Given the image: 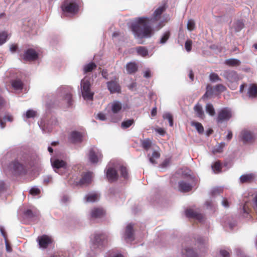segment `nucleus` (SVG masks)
Here are the masks:
<instances>
[{
  "label": "nucleus",
  "mask_w": 257,
  "mask_h": 257,
  "mask_svg": "<svg viewBox=\"0 0 257 257\" xmlns=\"http://www.w3.org/2000/svg\"><path fill=\"white\" fill-rule=\"evenodd\" d=\"M165 10L166 7L163 5L155 11L151 19L142 17L136 19L132 25V31L134 34L139 38L150 37L153 33L151 25L154 26L157 24V29H160L164 26V23L170 20V17L168 14H165L161 17V15Z\"/></svg>",
  "instance_id": "nucleus-1"
},
{
  "label": "nucleus",
  "mask_w": 257,
  "mask_h": 257,
  "mask_svg": "<svg viewBox=\"0 0 257 257\" xmlns=\"http://www.w3.org/2000/svg\"><path fill=\"white\" fill-rule=\"evenodd\" d=\"M26 157L24 155H19L8 165L5 166L2 162L3 169L6 171L12 172L15 174H20L25 171V163Z\"/></svg>",
  "instance_id": "nucleus-2"
},
{
  "label": "nucleus",
  "mask_w": 257,
  "mask_h": 257,
  "mask_svg": "<svg viewBox=\"0 0 257 257\" xmlns=\"http://www.w3.org/2000/svg\"><path fill=\"white\" fill-rule=\"evenodd\" d=\"M105 171L106 177L110 182H114L118 179V171L120 172L121 176L123 178L127 179L128 176L126 168L121 165L111 166L110 163L107 166Z\"/></svg>",
  "instance_id": "nucleus-3"
},
{
  "label": "nucleus",
  "mask_w": 257,
  "mask_h": 257,
  "mask_svg": "<svg viewBox=\"0 0 257 257\" xmlns=\"http://www.w3.org/2000/svg\"><path fill=\"white\" fill-rule=\"evenodd\" d=\"M229 82L228 86L232 90H235L237 87V84H234L239 80V77L237 73L233 70H225L221 74Z\"/></svg>",
  "instance_id": "nucleus-4"
},
{
  "label": "nucleus",
  "mask_w": 257,
  "mask_h": 257,
  "mask_svg": "<svg viewBox=\"0 0 257 257\" xmlns=\"http://www.w3.org/2000/svg\"><path fill=\"white\" fill-rule=\"evenodd\" d=\"M61 8L64 15L69 16L76 14L78 11V6L73 0H66Z\"/></svg>",
  "instance_id": "nucleus-5"
},
{
  "label": "nucleus",
  "mask_w": 257,
  "mask_h": 257,
  "mask_svg": "<svg viewBox=\"0 0 257 257\" xmlns=\"http://www.w3.org/2000/svg\"><path fill=\"white\" fill-rule=\"evenodd\" d=\"M91 84L90 81L86 78L81 80V88L82 95L85 100H91L93 99L94 93L90 89Z\"/></svg>",
  "instance_id": "nucleus-6"
},
{
  "label": "nucleus",
  "mask_w": 257,
  "mask_h": 257,
  "mask_svg": "<svg viewBox=\"0 0 257 257\" xmlns=\"http://www.w3.org/2000/svg\"><path fill=\"white\" fill-rule=\"evenodd\" d=\"M106 239V236L103 233H95L91 238L92 242L91 249L94 250L97 248H101L104 244Z\"/></svg>",
  "instance_id": "nucleus-7"
},
{
  "label": "nucleus",
  "mask_w": 257,
  "mask_h": 257,
  "mask_svg": "<svg viewBox=\"0 0 257 257\" xmlns=\"http://www.w3.org/2000/svg\"><path fill=\"white\" fill-rule=\"evenodd\" d=\"M232 117V112L231 110L225 107L220 109L216 118V121L218 123H222L224 121H228Z\"/></svg>",
  "instance_id": "nucleus-8"
},
{
  "label": "nucleus",
  "mask_w": 257,
  "mask_h": 257,
  "mask_svg": "<svg viewBox=\"0 0 257 257\" xmlns=\"http://www.w3.org/2000/svg\"><path fill=\"white\" fill-rule=\"evenodd\" d=\"M102 157L101 152L95 147L91 148L89 152V159L92 163H97Z\"/></svg>",
  "instance_id": "nucleus-9"
},
{
  "label": "nucleus",
  "mask_w": 257,
  "mask_h": 257,
  "mask_svg": "<svg viewBox=\"0 0 257 257\" xmlns=\"http://www.w3.org/2000/svg\"><path fill=\"white\" fill-rule=\"evenodd\" d=\"M51 163L52 166L54 169V171L59 174H61V173L59 171V169H66L67 167V164L66 162L59 159H51Z\"/></svg>",
  "instance_id": "nucleus-10"
},
{
  "label": "nucleus",
  "mask_w": 257,
  "mask_h": 257,
  "mask_svg": "<svg viewBox=\"0 0 257 257\" xmlns=\"http://www.w3.org/2000/svg\"><path fill=\"white\" fill-rule=\"evenodd\" d=\"M123 237L126 242H131L135 239L133 226L132 224L126 226Z\"/></svg>",
  "instance_id": "nucleus-11"
},
{
  "label": "nucleus",
  "mask_w": 257,
  "mask_h": 257,
  "mask_svg": "<svg viewBox=\"0 0 257 257\" xmlns=\"http://www.w3.org/2000/svg\"><path fill=\"white\" fill-rule=\"evenodd\" d=\"M40 247L46 248L52 242L51 238L46 235L38 236L37 239Z\"/></svg>",
  "instance_id": "nucleus-12"
},
{
  "label": "nucleus",
  "mask_w": 257,
  "mask_h": 257,
  "mask_svg": "<svg viewBox=\"0 0 257 257\" xmlns=\"http://www.w3.org/2000/svg\"><path fill=\"white\" fill-rule=\"evenodd\" d=\"M239 138L244 143L250 142L253 139L252 133L247 130H242L239 135Z\"/></svg>",
  "instance_id": "nucleus-13"
},
{
  "label": "nucleus",
  "mask_w": 257,
  "mask_h": 257,
  "mask_svg": "<svg viewBox=\"0 0 257 257\" xmlns=\"http://www.w3.org/2000/svg\"><path fill=\"white\" fill-rule=\"evenodd\" d=\"M38 54L35 50L29 49L25 52L24 59L26 61H34L38 58Z\"/></svg>",
  "instance_id": "nucleus-14"
},
{
  "label": "nucleus",
  "mask_w": 257,
  "mask_h": 257,
  "mask_svg": "<svg viewBox=\"0 0 257 257\" xmlns=\"http://www.w3.org/2000/svg\"><path fill=\"white\" fill-rule=\"evenodd\" d=\"M107 85L111 93H118L120 91V86L116 81H109L107 83Z\"/></svg>",
  "instance_id": "nucleus-15"
},
{
  "label": "nucleus",
  "mask_w": 257,
  "mask_h": 257,
  "mask_svg": "<svg viewBox=\"0 0 257 257\" xmlns=\"http://www.w3.org/2000/svg\"><path fill=\"white\" fill-rule=\"evenodd\" d=\"M192 184L185 181H181L179 182V189L181 192H189L192 190Z\"/></svg>",
  "instance_id": "nucleus-16"
},
{
  "label": "nucleus",
  "mask_w": 257,
  "mask_h": 257,
  "mask_svg": "<svg viewBox=\"0 0 257 257\" xmlns=\"http://www.w3.org/2000/svg\"><path fill=\"white\" fill-rule=\"evenodd\" d=\"M185 214L187 217L196 219L200 222L203 219V216L201 214L194 212L192 209H187L185 211Z\"/></svg>",
  "instance_id": "nucleus-17"
},
{
  "label": "nucleus",
  "mask_w": 257,
  "mask_h": 257,
  "mask_svg": "<svg viewBox=\"0 0 257 257\" xmlns=\"http://www.w3.org/2000/svg\"><path fill=\"white\" fill-rule=\"evenodd\" d=\"M91 179L92 173L90 172L86 173L82 176V178L78 182V184L81 186L87 185L90 183Z\"/></svg>",
  "instance_id": "nucleus-18"
},
{
  "label": "nucleus",
  "mask_w": 257,
  "mask_h": 257,
  "mask_svg": "<svg viewBox=\"0 0 257 257\" xmlns=\"http://www.w3.org/2000/svg\"><path fill=\"white\" fill-rule=\"evenodd\" d=\"M147 157L150 163L155 165L158 163L157 160L160 157V154L159 151L154 150L152 154H148Z\"/></svg>",
  "instance_id": "nucleus-19"
},
{
  "label": "nucleus",
  "mask_w": 257,
  "mask_h": 257,
  "mask_svg": "<svg viewBox=\"0 0 257 257\" xmlns=\"http://www.w3.org/2000/svg\"><path fill=\"white\" fill-rule=\"evenodd\" d=\"M243 27L244 23L240 20L234 21L230 26L231 31L235 32H239Z\"/></svg>",
  "instance_id": "nucleus-20"
},
{
  "label": "nucleus",
  "mask_w": 257,
  "mask_h": 257,
  "mask_svg": "<svg viewBox=\"0 0 257 257\" xmlns=\"http://www.w3.org/2000/svg\"><path fill=\"white\" fill-rule=\"evenodd\" d=\"M24 217L29 220H35L39 215V212L36 210L33 211L28 209L24 213Z\"/></svg>",
  "instance_id": "nucleus-21"
},
{
  "label": "nucleus",
  "mask_w": 257,
  "mask_h": 257,
  "mask_svg": "<svg viewBox=\"0 0 257 257\" xmlns=\"http://www.w3.org/2000/svg\"><path fill=\"white\" fill-rule=\"evenodd\" d=\"M194 110L197 116L201 119H204L205 115L202 106L199 103H197L194 106Z\"/></svg>",
  "instance_id": "nucleus-22"
},
{
  "label": "nucleus",
  "mask_w": 257,
  "mask_h": 257,
  "mask_svg": "<svg viewBox=\"0 0 257 257\" xmlns=\"http://www.w3.org/2000/svg\"><path fill=\"white\" fill-rule=\"evenodd\" d=\"M82 135L78 132H73L71 134V140L74 143H80L82 141Z\"/></svg>",
  "instance_id": "nucleus-23"
},
{
  "label": "nucleus",
  "mask_w": 257,
  "mask_h": 257,
  "mask_svg": "<svg viewBox=\"0 0 257 257\" xmlns=\"http://www.w3.org/2000/svg\"><path fill=\"white\" fill-rule=\"evenodd\" d=\"M104 213V210L102 208H95L91 211V216L92 218H97L101 217Z\"/></svg>",
  "instance_id": "nucleus-24"
},
{
  "label": "nucleus",
  "mask_w": 257,
  "mask_h": 257,
  "mask_svg": "<svg viewBox=\"0 0 257 257\" xmlns=\"http://www.w3.org/2000/svg\"><path fill=\"white\" fill-rule=\"evenodd\" d=\"M255 178V175L253 173H250L241 175L240 177V181L241 183L251 182Z\"/></svg>",
  "instance_id": "nucleus-25"
},
{
  "label": "nucleus",
  "mask_w": 257,
  "mask_h": 257,
  "mask_svg": "<svg viewBox=\"0 0 257 257\" xmlns=\"http://www.w3.org/2000/svg\"><path fill=\"white\" fill-rule=\"evenodd\" d=\"M247 94L249 97L254 98L257 97V86L255 84H250L248 88Z\"/></svg>",
  "instance_id": "nucleus-26"
},
{
  "label": "nucleus",
  "mask_w": 257,
  "mask_h": 257,
  "mask_svg": "<svg viewBox=\"0 0 257 257\" xmlns=\"http://www.w3.org/2000/svg\"><path fill=\"white\" fill-rule=\"evenodd\" d=\"M121 108V103L118 101H113L111 104V111L113 113H117L119 112Z\"/></svg>",
  "instance_id": "nucleus-27"
},
{
  "label": "nucleus",
  "mask_w": 257,
  "mask_h": 257,
  "mask_svg": "<svg viewBox=\"0 0 257 257\" xmlns=\"http://www.w3.org/2000/svg\"><path fill=\"white\" fill-rule=\"evenodd\" d=\"M183 253H185L188 257H199V254L192 248L186 247L183 250Z\"/></svg>",
  "instance_id": "nucleus-28"
},
{
  "label": "nucleus",
  "mask_w": 257,
  "mask_h": 257,
  "mask_svg": "<svg viewBox=\"0 0 257 257\" xmlns=\"http://www.w3.org/2000/svg\"><path fill=\"white\" fill-rule=\"evenodd\" d=\"M240 60L235 58H230L225 61V64L229 66H238L240 64Z\"/></svg>",
  "instance_id": "nucleus-29"
},
{
  "label": "nucleus",
  "mask_w": 257,
  "mask_h": 257,
  "mask_svg": "<svg viewBox=\"0 0 257 257\" xmlns=\"http://www.w3.org/2000/svg\"><path fill=\"white\" fill-rule=\"evenodd\" d=\"M137 66L135 63L130 62L126 66L127 72L130 74L134 73L137 70Z\"/></svg>",
  "instance_id": "nucleus-30"
},
{
  "label": "nucleus",
  "mask_w": 257,
  "mask_h": 257,
  "mask_svg": "<svg viewBox=\"0 0 257 257\" xmlns=\"http://www.w3.org/2000/svg\"><path fill=\"white\" fill-rule=\"evenodd\" d=\"M141 142L142 147L146 151H148L152 147V142L149 139L141 140Z\"/></svg>",
  "instance_id": "nucleus-31"
},
{
  "label": "nucleus",
  "mask_w": 257,
  "mask_h": 257,
  "mask_svg": "<svg viewBox=\"0 0 257 257\" xmlns=\"http://www.w3.org/2000/svg\"><path fill=\"white\" fill-rule=\"evenodd\" d=\"M86 201L87 202H93L98 199V195L96 193H91L85 196Z\"/></svg>",
  "instance_id": "nucleus-32"
},
{
  "label": "nucleus",
  "mask_w": 257,
  "mask_h": 257,
  "mask_svg": "<svg viewBox=\"0 0 257 257\" xmlns=\"http://www.w3.org/2000/svg\"><path fill=\"white\" fill-rule=\"evenodd\" d=\"M205 110L206 112L211 116L215 114V111L213 105L211 103H207L205 105Z\"/></svg>",
  "instance_id": "nucleus-33"
},
{
  "label": "nucleus",
  "mask_w": 257,
  "mask_h": 257,
  "mask_svg": "<svg viewBox=\"0 0 257 257\" xmlns=\"http://www.w3.org/2000/svg\"><path fill=\"white\" fill-rule=\"evenodd\" d=\"M64 92L65 93L64 98V100L67 102V106L68 107H70L73 104L72 94L69 92H65V91H64Z\"/></svg>",
  "instance_id": "nucleus-34"
},
{
  "label": "nucleus",
  "mask_w": 257,
  "mask_h": 257,
  "mask_svg": "<svg viewBox=\"0 0 257 257\" xmlns=\"http://www.w3.org/2000/svg\"><path fill=\"white\" fill-rule=\"evenodd\" d=\"M136 51L139 55L143 57H145L148 55V51L144 47H138L136 48Z\"/></svg>",
  "instance_id": "nucleus-35"
},
{
  "label": "nucleus",
  "mask_w": 257,
  "mask_h": 257,
  "mask_svg": "<svg viewBox=\"0 0 257 257\" xmlns=\"http://www.w3.org/2000/svg\"><path fill=\"white\" fill-rule=\"evenodd\" d=\"M197 242L201 246L200 249L202 248V251L206 250V248L207 247V241L205 239L202 237H199L197 239Z\"/></svg>",
  "instance_id": "nucleus-36"
},
{
  "label": "nucleus",
  "mask_w": 257,
  "mask_h": 257,
  "mask_svg": "<svg viewBox=\"0 0 257 257\" xmlns=\"http://www.w3.org/2000/svg\"><path fill=\"white\" fill-rule=\"evenodd\" d=\"M12 85L16 90H21L23 88V83L20 80H15L12 81Z\"/></svg>",
  "instance_id": "nucleus-37"
},
{
  "label": "nucleus",
  "mask_w": 257,
  "mask_h": 257,
  "mask_svg": "<svg viewBox=\"0 0 257 257\" xmlns=\"http://www.w3.org/2000/svg\"><path fill=\"white\" fill-rule=\"evenodd\" d=\"M191 125L195 127L196 130L199 134H202L204 132V127L202 124L196 121H192Z\"/></svg>",
  "instance_id": "nucleus-38"
},
{
  "label": "nucleus",
  "mask_w": 257,
  "mask_h": 257,
  "mask_svg": "<svg viewBox=\"0 0 257 257\" xmlns=\"http://www.w3.org/2000/svg\"><path fill=\"white\" fill-rule=\"evenodd\" d=\"M135 123L133 119H127L122 122L121 126L123 129H126L130 127L132 124Z\"/></svg>",
  "instance_id": "nucleus-39"
},
{
  "label": "nucleus",
  "mask_w": 257,
  "mask_h": 257,
  "mask_svg": "<svg viewBox=\"0 0 257 257\" xmlns=\"http://www.w3.org/2000/svg\"><path fill=\"white\" fill-rule=\"evenodd\" d=\"M96 67V65L94 63H90L84 67V71L85 73L91 72Z\"/></svg>",
  "instance_id": "nucleus-40"
},
{
  "label": "nucleus",
  "mask_w": 257,
  "mask_h": 257,
  "mask_svg": "<svg viewBox=\"0 0 257 257\" xmlns=\"http://www.w3.org/2000/svg\"><path fill=\"white\" fill-rule=\"evenodd\" d=\"M8 38V34L6 32L3 31L0 32V45L4 44Z\"/></svg>",
  "instance_id": "nucleus-41"
},
{
  "label": "nucleus",
  "mask_w": 257,
  "mask_h": 257,
  "mask_svg": "<svg viewBox=\"0 0 257 257\" xmlns=\"http://www.w3.org/2000/svg\"><path fill=\"white\" fill-rule=\"evenodd\" d=\"M36 115V112L33 110L29 109L24 114V116L27 118H34Z\"/></svg>",
  "instance_id": "nucleus-42"
},
{
  "label": "nucleus",
  "mask_w": 257,
  "mask_h": 257,
  "mask_svg": "<svg viewBox=\"0 0 257 257\" xmlns=\"http://www.w3.org/2000/svg\"><path fill=\"white\" fill-rule=\"evenodd\" d=\"M209 79L212 82L220 81L221 80L219 76L215 73H211L209 75Z\"/></svg>",
  "instance_id": "nucleus-43"
},
{
  "label": "nucleus",
  "mask_w": 257,
  "mask_h": 257,
  "mask_svg": "<svg viewBox=\"0 0 257 257\" xmlns=\"http://www.w3.org/2000/svg\"><path fill=\"white\" fill-rule=\"evenodd\" d=\"M211 167L213 171L215 173H219L221 171V165L218 162H215Z\"/></svg>",
  "instance_id": "nucleus-44"
},
{
  "label": "nucleus",
  "mask_w": 257,
  "mask_h": 257,
  "mask_svg": "<svg viewBox=\"0 0 257 257\" xmlns=\"http://www.w3.org/2000/svg\"><path fill=\"white\" fill-rule=\"evenodd\" d=\"M187 29L189 30V31H192L195 28V22L194 21L192 20V19H190L188 21V22H187Z\"/></svg>",
  "instance_id": "nucleus-45"
},
{
  "label": "nucleus",
  "mask_w": 257,
  "mask_h": 257,
  "mask_svg": "<svg viewBox=\"0 0 257 257\" xmlns=\"http://www.w3.org/2000/svg\"><path fill=\"white\" fill-rule=\"evenodd\" d=\"M225 144L224 143H220L218 145L216 146L213 150V152L214 153H220L222 152V149L224 147Z\"/></svg>",
  "instance_id": "nucleus-46"
},
{
  "label": "nucleus",
  "mask_w": 257,
  "mask_h": 257,
  "mask_svg": "<svg viewBox=\"0 0 257 257\" xmlns=\"http://www.w3.org/2000/svg\"><path fill=\"white\" fill-rule=\"evenodd\" d=\"M169 36H170V33L169 32H165L160 39V43H161V44L165 43L167 42V41L168 40V39H169Z\"/></svg>",
  "instance_id": "nucleus-47"
},
{
  "label": "nucleus",
  "mask_w": 257,
  "mask_h": 257,
  "mask_svg": "<svg viewBox=\"0 0 257 257\" xmlns=\"http://www.w3.org/2000/svg\"><path fill=\"white\" fill-rule=\"evenodd\" d=\"M212 94V88L210 86L208 85L206 87V92L203 95V98L208 97L209 96L211 95Z\"/></svg>",
  "instance_id": "nucleus-48"
},
{
  "label": "nucleus",
  "mask_w": 257,
  "mask_h": 257,
  "mask_svg": "<svg viewBox=\"0 0 257 257\" xmlns=\"http://www.w3.org/2000/svg\"><path fill=\"white\" fill-rule=\"evenodd\" d=\"M215 89L216 91L221 92L224 91L226 90V87L223 85L219 84L215 86Z\"/></svg>",
  "instance_id": "nucleus-49"
},
{
  "label": "nucleus",
  "mask_w": 257,
  "mask_h": 257,
  "mask_svg": "<svg viewBox=\"0 0 257 257\" xmlns=\"http://www.w3.org/2000/svg\"><path fill=\"white\" fill-rule=\"evenodd\" d=\"M185 47L187 52H190L192 48V41L187 40L185 44Z\"/></svg>",
  "instance_id": "nucleus-50"
},
{
  "label": "nucleus",
  "mask_w": 257,
  "mask_h": 257,
  "mask_svg": "<svg viewBox=\"0 0 257 257\" xmlns=\"http://www.w3.org/2000/svg\"><path fill=\"white\" fill-rule=\"evenodd\" d=\"M40 190L39 188L33 187L31 189L30 193L33 195H36L40 193Z\"/></svg>",
  "instance_id": "nucleus-51"
},
{
  "label": "nucleus",
  "mask_w": 257,
  "mask_h": 257,
  "mask_svg": "<svg viewBox=\"0 0 257 257\" xmlns=\"http://www.w3.org/2000/svg\"><path fill=\"white\" fill-rule=\"evenodd\" d=\"M222 191V189L221 188H215L212 190L211 193L213 195H215L220 194Z\"/></svg>",
  "instance_id": "nucleus-52"
},
{
  "label": "nucleus",
  "mask_w": 257,
  "mask_h": 257,
  "mask_svg": "<svg viewBox=\"0 0 257 257\" xmlns=\"http://www.w3.org/2000/svg\"><path fill=\"white\" fill-rule=\"evenodd\" d=\"M236 253L238 257H248L244 254L243 251L240 248L236 249Z\"/></svg>",
  "instance_id": "nucleus-53"
},
{
  "label": "nucleus",
  "mask_w": 257,
  "mask_h": 257,
  "mask_svg": "<svg viewBox=\"0 0 257 257\" xmlns=\"http://www.w3.org/2000/svg\"><path fill=\"white\" fill-rule=\"evenodd\" d=\"M96 118H97L100 120H102V121H104L106 119L105 115L104 113H101V112L97 114Z\"/></svg>",
  "instance_id": "nucleus-54"
},
{
  "label": "nucleus",
  "mask_w": 257,
  "mask_h": 257,
  "mask_svg": "<svg viewBox=\"0 0 257 257\" xmlns=\"http://www.w3.org/2000/svg\"><path fill=\"white\" fill-rule=\"evenodd\" d=\"M220 253L222 257H229V253L226 250H221Z\"/></svg>",
  "instance_id": "nucleus-55"
},
{
  "label": "nucleus",
  "mask_w": 257,
  "mask_h": 257,
  "mask_svg": "<svg viewBox=\"0 0 257 257\" xmlns=\"http://www.w3.org/2000/svg\"><path fill=\"white\" fill-rule=\"evenodd\" d=\"M52 179V177L50 176H47L45 177L44 179V182L45 184H48L49 182H51Z\"/></svg>",
  "instance_id": "nucleus-56"
},
{
  "label": "nucleus",
  "mask_w": 257,
  "mask_h": 257,
  "mask_svg": "<svg viewBox=\"0 0 257 257\" xmlns=\"http://www.w3.org/2000/svg\"><path fill=\"white\" fill-rule=\"evenodd\" d=\"M5 244H6V247L7 251L8 252H11L12 250V249L11 247L10 246V245H9L7 239H5Z\"/></svg>",
  "instance_id": "nucleus-57"
},
{
  "label": "nucleus",
  "mask_w": 257,
  "mask_h": 257,
  "mask_svg": "<svg viewBox=\"0 0 257 257\" xmlns=\"http://www.w3.org/2000/svg\"><path fill=\"white\" fill-rule=\"evenodd\" d=\"M163 117L164 119L169 120L172 117V115L170 113H166L163 114Z\"/></svg>",
  "instance_id": "nucleus-58"
},
{
  "label": "nucleus",
  "mask_w": 257,
  "mask_h": 257,
  "mask_svg": "<svg viewBox=\"0 0 257 257\" xmlns=\"http://www.w3.org/2000/svg\"><path fill=\"white\" fill-rule=\"evenodd\" d=\"M222 204L225 207H228L229 206V202L226 199H223V200L222 201Z\"/></svg>",
  "instance_id": "nucleus-59"
},
{
  "label": "nucleus",
  "mask_w": 257,
  "mask_h": 257,
  "mask_svg": "<svg viewBox=\"0 0 257 257\" xmlns=\"http://www.w3.org/2000/svg\"><path fill=\"white\" fill-rule=\"evenodd\" d=\"M0 231H1L2 235L3 236V237L5 238V239H7L5 229L3 227L0 226Z\"/></svg>",
  "instance_id": "nucleus-60"
},
{
  "label": "nucleus",
  "mask_w": 257,
  "mask_h": 257,
  "mask_svg": "<svg viewBox=\"0 0 257 257\" xmlns=\"http://www.w3.org/2000/svg\"><path fill=\"white\" fill-rule=\"evenodd\" d=\"M205 204L207 207L210 208H211L212 206L213 205V203L211 201H207Z\"/></svg>",
  "instance_id": "nucleus-61"
},
{
  "label": "nucleus",
  "mask_w": 257,
  "mask_h": 257,
  "mask_svg": "<svg viewBox=\"0 0 257 257\" xmlns=\"http://www.w3.org/2000/svg\"><path fill=\"white\" fill-rule=\"evenodd\" d=\"M10 51L12 52H15L17 49V46L16 45H12L10 47Z\"/></svg>",
  "instance_id": "nucleus-62"
},
{
  "label": "nucleus",
  "mask_w": 257,
  "mask_h": 257,
  "mask_svg": "<svg viewBox=\"0 0 257 257\" xmlns=\"http://www.w3.org/2000/svg\"><path fill=\"white\" fill-rule=\"evenodd\" d=\"M144 76L146 78H149L151 76L150 71L147 70L145 72Z\"/></svg>",
  "instance_id": "nucleus-63"
},
{
  "label": "nucleus",
  "mask_w": 257,
  "mask_h": 257,
  "mask_svg": "<svg viewBox=\"0 0 257 257\" xmlns=\"http://www.w3.org/2000/svg\"><path fill=\"white\" fill-rule=\"evenodd\" d=\"M156 132L161 134V135H163L165 134V131L161 128L157 129Z\"/></svg>",
  "instance_id": "nucleus-64"
}]
</instances>
